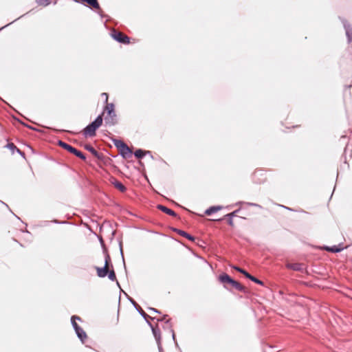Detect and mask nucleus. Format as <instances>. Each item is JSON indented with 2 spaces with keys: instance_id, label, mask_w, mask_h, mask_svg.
<instances>
[{
  "instance_id": "nucleus-1",
  "label": "nucleus",
  "mask_w": 352,
  "mask_h": 352,
  "mask_svg": "<svg viewBox=\"0 0 352 352\" xmlns=\"http://www.w3.org/2000/svg\"><path fill=\"white\" fill-rule=\"evenodd\" d=\"M219 280L220 281L221 283L223 284L224 287L228 290L230 289V288L228 287V285H230L231 287L235 288L236 290L239 292H245V287L244 286H243L241 283L232 278L226 273H223L220 274L219 276Z\"/></svg>"
},
{
  "instance_id": "nucleus-2",
  "label": "nucleus",
  "mask_w": 352,
  "mask_h": 352,
  "mask_svg": "<svg viewBox=\"0 0 352 352\" xmlns=\"http://www.w3.org/2000/svg\"><path fill=\"white\" fill-rule=\"evenodd\" d=\"M102 116L103 113L99 116L90 124H89L84 129H83V135L85 138L87 137H94L96 135V130L102 125Z\"/></svg>"
},
{
  "instance_id": "nucleus-3",
  "label": "nucleus",
  "mask_w": 352,
  "mask_h": 352,
  "mask_svg": "<svg viewBox=\"0 0 352 352\" xmlns=\"http://www.w3.org/2000/svg\"><path fill=\"white\" fill-rule=\"evenodd\" d=\"M104 111L107 116L104 117V122L107 125L113 126L117 124V115L114 110V104L113 103L107 104L105 107Z\"/></svg>"
},
{
  "instance_id": "nucleus-4",
  "label": "nucleus",
  "mask_w": 352,
  "mask_h": 352,
  "mask_svg": "<svg viewBox=\"0 0 352 352\" xmlns=\"http://www.w3.org/2000/svg\"><path fill=\"white\" fill-rule=\"evenodd\" d=\"M58 144L60 146L65 148L69 153L74 154V155L79 157L80 159H81L82 160H86V157L84 153H82L81 151L77 150L76 148L72 146L71 145L67 144L66 142L59 140Z\"/></svg>"
},
{
  "instance_id": "nucleus-5",
  "label": "nucleus",
  "mask_w": 352,
  "mask_h": 352,
  "mask_svg": "<svg viewBox=\"0 0 352 352\" xmlns=\"http://www.w3.org/2000/svg\"><path fill=\"white\" fill-rule=\"evenodd\" d=\"M111 36L114 40L116 41L123 43V44H128L129 43V38L126 36L125 34L121 33L120 32H118L116 30H113L111 32Z\"/></svg>"
},
{
  "instance_id": "nucleus-6",
  "label": "nucleus",
  "mask_w": 352,
  "mask_h": 352,
  "mask_svg": "<svg viewBox=\"0 0 352 352\" xmlns=\"http://www.w3.org/2000/svg\"><path fill=\"white\" fill-rule=\"evenodd\" d=\"M129 301L135 308V309L140 313V314L144 318V319L147 322L149 321L148 319L154 320L155 318H152L149 316L147 314H146L143 309L138 305V303L131 298H129Z\"/></svg>"
},
{
  "instance_id": "nucleus-7",
  "label": "nucleus",
  "mask_w": 352,
  "mask_h": 352,
  "mask_svg": "<svg viewBox=\"0 0 352 352\" xmlns=\"http://www.w3.org/2000/svg\"><path fill=\"white\" fill-rule=\"evenodd\" d=\"M341 21L346 32L348 43H350L352 42V28L345 19H341Z\"/></svg>"
},
{
  "instance_id": "nucleus-8",
  "label": "nucleus",
  "mask_w": 352,
  "mask_h": 352,
  "mask_svg": "<svg viewBox=\"0 0 352 352\" xmlns=\"http://www.w3.org/2000/svg\"><path fill=\"white\" fill-rule=\"evenodd\" d=\"M119 151L121 156L124 159L129 158L132 155V151L129 148L126 144H125V145H124V146L122 147Z\"/></svg>"
},
{
  "instance_id": "nucleus-9",
  "label": "nucleus",
  "mask_w": 352,
  "mask_h": 352,
  "mask_svg": "<svg viewBox=\"0 0 352 352\" xmlns=\"http://www.w3.org/2000/svg\"><path fill=\"white\" fill-rule=\"evenodd\" d=\"M147 324L151 327L156 342H160L161 341V332H160V329L158 327H153V324L149 321H147Z\"/></svg>"
},
{
  "instance_id": "nucleus-10",
  "label": "nucleus",
  "mask_w": 352,
  "mask_h": 352,
  "mask_svg": "<svg viewBox=\"0 0 352 352\" xmlns=\"http://www.w3.org/2000/svg\"><path fill=\"white\" fill-rule=\"evenodd\" d=\"M157 208L168 215H170L172 217H177V214L175 211L166 207L165 206L159 204L157 206Z\"/></svg>"
},
{
  "instance_id": "nucleus-11",
  "label": "nucleus",
  "mask_w": 352,
  "mask_h": 352,
  "mask_svg": "<svg viewBox=\"0 0 352 352\" xmlns=\"http://www.w3.org/2000/svg\"><path fill=\"white\" fill-rule=\"evenodd\" d=\"M287 267L289 269H292V270H293L294 271H297V272H302L305 268L304 265L302 263H289V264H287Z\"/></svg>"
},
{
  "instance_id": "nucleus-12",
  "label": "nucleus",
  "mask_w": 352,
  "mask_h": 352,
  "mask_svg": "<svg viewBox=\"0 0 352 352\" xmlns=\"http://www.w3.org/2000/svg\"><path fill=\"white\" fill-rule=\"evenodd\" d=\"M173 231L177 232L178 234L188 239V240H190L191 241H194L195 240V238L193 236H192L191 234L187 233L186 232H185L184 230H179L177 228H174Z\"/></svg>"
},
{
  "instance_id": "nucleus-13",
  "label": "nucleus",
  "mask_w": 352,
  "mask_h": 352,
  "mask_svg": "<svg viewBox=\"0 0 352 352\" xmlns=\"http://www.w3.org/2000/svg\"><path fill=\"white\" fill-rule=\"evenodd\" d=\"M75 332L81 342H84L85 340L87 338V333L85 331L80 327H79L78 328L76 329Z\"/></svg>"
},
{
  "instance_id": "nucleus-14",
  "label": "nucleus",
  "mask_w": 352,
  "mask_h": 352,
  "mask_svg": "<svg viewBox=\"0 0 352 352\" xmlns=\"http://www.w3.org/2000/svg\"><path fill=\"white\" fill-rule=\"evenodd\" d=\"M100 241L102 243V245L104 246L102 239L101 238ZM103 252L104 254V266L109 267V264L111 261V258L107 252V250L104 247H103Z\"/></svg>"
},
{
  "instance_id": "nucleus-15",
  "label": "nucleus",
  "mask_w": 352,
  "mask_h": 352,
  "mask_svg": "<svg viewBox=\"0 0 352 352\" xmlns=\"http://www.w3.org/2000/svg\"><path fill=\"white\" fill-rule=\"evenodd\" d=\"M96 269L97 270V274L99 277L104 278L106 276H107V274L109 272L107 267H105V266H104L103 267H96Z\"/></svg>"
},
{
  "instance_id": "nucleus-16",
  "label": "nucleus",
  "mask_w": 352,
  "mask_h": 352,
  "mask_svg": "<svg viewBox=\"0 0 352 352\" xmlns=\"http://www.w3.org/2000/svg\"><path fill=\"white\" fill-rule=\"evenodd\" d=\"M222 206H211L209 208H208L206 211H205V213L207 214V215H211L212 214L220 210L221 209H222Z\"/></svg>"
},
{
  "instance_id": "nucleus-17",
  "label": "nucleus",
  "mask_w": 352,
  "mask_h": 352,
  "mask_svg": "<svg viewBox=\"0 0 352 352\" xmlns=\"http://www.w3.org/2000/svg\"><path fill=\"white\" fill-rule=\"evenodd\" d=\"M151 153L149 151H144L142 149H138L134 152V155L138 159H142L145 155Z\"/></svg>"
},
{
  "instance_id": "nucleus-18",
  "label": "nucleus",
  "mask_w": 352,
  "mask_h": 352,
  "mask_svg": "<svg viewBox=\"0 0 352 352\" xmlns=\"http://www.w3.org/2000/svg\"><path fill=\"white\" fill-rule=\"evenodd\" d=\"M341 245L342 244H340L339 246L333 245L331 247H326L325 250L331 252L338 253L341 252L344 249V248L341 247Z\"/></svg>"
},
{
  "instance_id": "nucleus-19",
  "label": "nucleus",
  "mask_w": 352,
  "mask_h": 352,
  "mask_svg": "<svg viewBox=\"0 0 352 352\" xmlns=\"http://www.w3.org/2000/svg\"><path fill=\"white\" fill-rule=\"evenodd\" d=\"M112 184L116 188L119 189L121 192H125L126 190V188L118 180L115 179V181L113 182Z\"/></svg>"
},
{
  "instance_id": "nucleus-20",
  "label": "nucleus",
  "mask_w": 352,
  "mask_h": 352,
  "mask_svg": "<svg viewBox=\"0 0 352 352\" xmlns=\"http://www.w3.org/2000/svg\"><path fill=\"white\" fill-rule=\"evenodd\" d=\"M82 1L87 3L94 8H96V9L100 8V5L98 2V0H82Z\"/></svg>"
},
{
  "instance_id": "nucleus-21",
  "label": "nucleus",
  "mask_w": 352,
  "mask_h": 352,
  "mask_svg": "<svg viewBox=\"0 0 352 352\" xmlns=\"http://www.w3.org/2000/svg\"><path fill=\"white\" fill-rule=\"evenodd\" d=\"M112 142L113 143V144L115 145V146L118 148V149H120L122 147L124 146V145H125V143L121 140H118V139H113L112 140Z\"/></svg>"
},
{
  "instance_id": "nucleus-22",
  "label": "nucleus",
  "mask_w": 352,
  "mask_h": 352,
  "mask_svg": "<svg viewBox=\"0 0 352 352\" xmlns=\"http://www.w3.org/2000/svg\"><path fill=\"white\" fill-rule=\"evenodd\" d=\"M85 148L91 152L95 157H98V151L92 146L87 144L85 146Z\"/></svg>"
},
{
  "instance_id": "nucleus-23",
  "label": "nucleus",
  "mask_w": 352,
  "mask_h": 352,
  "mask_svg": "<svg viewBox=\"0 0 352 352\" xmlns=\"http://www.w3.org/2000/svg\"><path fill=\"white\" fill-rule=\"evenodd\" d=\"M76 320H80V318L79 316H73L71 318V322H72V324L73 326V328L74 329V330H76V329L78 328L80 326L77 324V322H76Z\"/></svg>"
},
{
  "instance_id": "nucleus-24",
  "label": "nucleus",
  "mask_w": 352,
  "mask_h": 352,
  "mask_svg": "<svg viewBox=\"0 0 352 352\" xmlns=\"http://www.w3.org/2000/svg\"><path fill=\"white\" fill-rule=\"evenodd\" d=\"M6 147L10 149L12 153L18 148L13 143H8L6 145Z\"/></svg>"
},
{
  "instance_id": "nucleus-25",
  "label": "nucleus",
  "mask_w": 352,
  "mask_h": 352,
  "mask_svg": "<svg viewBox=\"0 0 352 352\" xmlns=\"http://www.w3.org/2000/svg\"><path fill=\"white\" fill-rule=\"evenodd\" d=\"M107 275H108L109 278L111 280L114 281V280H116V274H115V272L113 270L109 271Z\"/></svg>"
},
{
  "instance_id": "nucleus-26",
  "label": "nucleus",
  "mask_w": 352,
  "mask_h": 352,
  "mask_svg": "<svg viewBox=\"0 0 352 352\" xmlns=\"http://www.w3.org/2000/svg\"><path fill=\"white\" fill-rule=\"evenodd\" d=\"M243 202H239L238 204H242ZM244 204H245L246 205L248 206H254V207H257V208H261V206L258 204H255V203H251V202H243Z\"/></svg>"
},
{
  "instance_id": "nucleus-27",
  "label": "nucleus",
  "mask_w": 352,
  "mask_h": 352,
  "mask_svg": "<svg viewBox=\"0 0 352 352\" xmlns=\"http://www.w3.org/2000/svg\"><path fill=\"white\" fill-rule=\"evenodd\" d=\"M239 211V209L233 211L232 212L226 214L224 216V217H232L233 218L234 217L236 216V214Z\"/></svg>"
},
{
  "instance_id": "nucleus-28",
  "label": "nucleus",
  "mask_w": 352,
  "mask_h": 352,
  "mask_svg": "<svg viewBox=\"0 0 352 352\" xmlns=\"http://www.w3.org/2000/svg\"><path fill=\"white\" fill-rule=\"evenodd\" d=\"M250 280L256 284H258L260 285H263V282L254 276H252Z\"/></svg>"
},
{
  "instance_id": "nucleus-29",
  "label": "nucleus",
  "mask_w": 352,
  "mask_h": 352,
  "mask_svg": "<svg viewBox=\"0 0 352 352\" xmlns=\"http://www.w3.org/2000/svg\"><path fill=\"white\" fill-rule=\"evenodd\" d=\"M36 3L39 5L44 4L47 6L49 4V0H36Z\"/></svg>"
},
{
  "instance_id": "nucleus-30",
  "label": "nucleus",
  "mask_w": 352,
  "mask_h": 352,
  "mask_svg": "<svg viewBox=\"0 0 352 352\" xmlns=\"http://www.w3.org/2000/svg\"><path fill=\"white\" fill-rule=\"evenodd\" d=\"M120 254H121V256H122V261H123V263H124V267H126L125 262H124V255H123L122 247V244L121 243H120Z\"/></svg>"
},
{
  "instance_id": "nucleus-31",
  "label": "nucleus",
  "mask_w": 352,
  "mask_h": 352,
  "mask_svg": "<svg viewBox=\"0 0 352 352\" xmlns=\"http://www.w3.org/2000/svg\"><path fill=\"white\" fill-rule=\"evenodd\" d=\"M243 274L248 279H251L252 277L253 276L252 275H251L250 274H249L247 271L244 270Z\"/></svg>"
},
{
  "instance_id": "nucleus-32",
  "label": "nucleus",
  "mask_w": 352,
  "mask_h": 352,
  "mask_svg": "<svg viewBox=\"0 0 352 352\" xmlns=\"http://www.w3.org/2000/svg\"><path fill=\"white\" fill-rule=\"evenodd\" d=\"M233 267L235 270H236L237 272H240V273H241V274H243V272H244V270H243V269H242V268H241V267H237V266H234V267Z\"/></svg>"
},
{
  "instance_id": "nucleus-33",
  "label": "nucleus",
  "mask_w": 352,
  "mask_h": 352,
  "mask_svg": "<svg viewBox=\"0 0 352 352\" xmlns=\"http://www.w3.org/2000/svg\"><path fill=\"white\" fill-rule=\"evenodd\" d=\"M228 223L230 226H234V222H233V220H232V217H228Z\"/></svg>"
},
{
  "instance_id": "nucleus-34",
  "label": "nucleus",
  "mask_w": 352,
  "mask_h": 352,
  "mask_svg": "<svg viewBox=\"0 0 352 352\" xmlns=\"http://www.w3.org/2000/svg\"><path fill=\"white\" fill-rule=\"evenodd\" d=\"M157 344L159 352H162V346L161 341L157 342Z\"/></svg>"
},
{
  "instance_id": "nucleus-35",
  "label": "nucleus",
  "mask_w": 352,
  "mask_h": 352,
  "mask_svg": "<svg viewBox=\"0 0 352 352\" xmlns=\"http://www.w3.org/2000/svg\"><path fill=\"white\" fill-rule=\"evenodd\" d=\"M16 152L18 153L22 157H25V153L23 151H21L20 149L17 148Z\"/></svg>"
},
{
  "instance_id": "nucleus-36",
  "label": "nucleus",
  "mask_w": 352,
  "mask_h": 352,
  "mask_svg": "<svg viewBox=\"0 0 352 352\" xmlns=\"http://www.w3.org/2000/svg\"><path fill=\"white\" fill-rule=\"evenodd\" d=\"M102 96L103 97H105V102H107V101H108V95H107V93H102Z\"/></svg>"
},
{
  "instance_id": "nucleus-37",
  "label": "nucleus",
  "mask_w": 352,
  "mask_h": 352,
  "mask_svg": "<svg viewBox=\"0 0 352 352\" xmlns=\"http://www.w3.org/2000/svg\"><path fill=\"white\" fill-rule=\"evenodd\" d=\"M149 310H151V311H153V312L157 313V314H160V311H158L157 309H155V308H151V307H150V308H149Z\"/></svg>"
},
{
  "instance_id": "nucleus-38",
  "label": "nucleus",
  "mask_w": 352,
  "mask_h": 352,
  "mask_svg": "<svg viewBox=\"0 0 352 352\" xmlns=\"http://www.w3.org/2000/svg\"><path fill=\"white\" fill-rule=\"evenodd\" d=\"M167 316L164 315L162 318L157 319V321H164Z\"/></svg>"
},
{
  "instance_id": "nucleus-39",
  "label": "nucleus",
  "mask_w": 352,
  "mask_h": 352,
  "mask_svg": "<svg viewBox=\"0 0 352 352\" xmlns=\"http://www.w3.org/2000/svg\"><path fill=\"white\" fill-rule=\"evenodd\" d=\"M281 207H283L284 208L288 210H292V209H291L289 207H287V206H280Z\"/></svg>"
},
{
  "instance_id": "nucleus-40",
  "label": "nucleus",
  "mask_w": 352,
  "mask_h": 352,
  "mask_svg": "<svg viewBox=\"0 0 352 352\" xmlns=\"http://www.w3.org/2000/svg\"><path fill=\"white\" fill-rule=\"evenodd\" d=\"M16 21V20H14V21ZM13 22H14V21H13L12 22L10 23H8V24H7V25H6L4 27L1 28V29L4 28H6V27H8V25H9L10 24L12 23Z\"/></svg>"
},
{
  "instance_id": "nucleus-41",
  "label": "nucleus",
  "mask_w": 352,
  "mask_h": 352,
  "mask_svg": "<svg viewBox=\"0 0 352 352\" xmlns=\"http://www.w3.org/2000/svg\"><path fill=\"white\" fill-rule=\"evenodd\" d=\"M25 125L27 127H28L29 129H34V130L35 129L34 128H33V127H32V126H28V125H27V124H25Z\"/></svg>"
},
{
  "instance_id": "nucleus-42",
  "label": "nucleus",
  "mask_w": 352,
  "mask_h": 352,
  "mask_svg": "<svg viewBox=\"0 0 352 352\" xmlns=\"http://www.w3.org/2000/svg\"><path fill=\"white\" fill-rule=\"evenodd\" d=\"M172 333H173V338L175 339V333H174V331L173 330H171Z\"/></svg>"
},
{
  "instance_id": "nucleus-43",
  "label": "nucleus",
  "mask_w": 352,
  "mask_h": 352,
  "mask_svg": "<svg viewBox=\"0 0 352 352\" xmlns=\"http://www.w3.org/2000/svg\"><path fill=\"white\" fill-rule=\"evenodd\" d=\"M166 322V324H169V322H170V320L168 319V320H166V322Z\"/></svg>"
},
{
  "instance_id": "nucleus-44",
  "label": "nucleus",
  "mask_w": 352,
  "mask_h": 352,
  "mask_svg": "<svg viewBox=\"0 0 352 352\" xmlns=\"http://www.w3.org/2000/svg\"><path fill=\"white\" fill-rule=\"evenodd\" d=\"M0 202H1L2 204H4V205H6V206L8 207V205H6L3 201H0Z\"/></svg>"
},
{
  "instance_id": "nucleus-45",
  "label": "nucleus",
  "mask_w": 352,
  "mask_h": 352,
  "mask_svg": "<svg viewBox=\"0 0 352 352\" xmlns=\"http://www.w3.org/2000/svg\"><path fill=\"white\" fill-rule=\"evenodd\" d=\"M117 285L119 287H120L119 283L117 281Z\"/></svg>"
}]
</instances>
